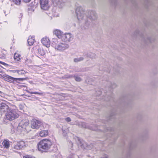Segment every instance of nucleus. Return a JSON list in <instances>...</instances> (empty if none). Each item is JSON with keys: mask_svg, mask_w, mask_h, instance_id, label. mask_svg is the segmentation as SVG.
<instances>
[{"mask_svg": "<svg viewBox=\"0 0 158 158\" xmlns=\"http://www.w3.org/2000/svg\"><path fill=\"white\" fill-rule=\"evenodd\" d=\"M9 110V106L4 102H0V112L4 113L7 112Z\"/></svg>", "mask_w": 158, "mask_h": 158, "instance_id": "10", "label": "nucleus"}, {"mask_svg": "<svg viewBox=\"0 0 158 158\" xmlns=\"http://www.w3.org/2000/svg\"><path fill=\"white\" fill-rule=\"evenodd\" d=\"M72 35L70 33H66L63 34L61 38L62 40L66 42H69L71 41L73 39Z\"/></svg>", "mask_w": 158, "mask_h": 158, "instance_id": "7", "label": "nucleus"}, {"mask_svg": "<svg viewBox=\"0 0 158 158\" xmlns=\"http://www.w3.org/2000/svg\"><path fill=\"white\" fill-rule=\"evenodd\" d=\"M0 93H1V91H0Z\"/></svg>", "mask_w": 158, "mask_h": 158, "instance_id": "45", "label": "nucleus"}, {"mask_svg": "<svg viewBox=\"0 0 158 158\" xmlns=\"http://www.w3.org/2000/svg\"><path fill=\"white\" fill-rule=\"evenodd\" d=\"M15 72H17L19 75H23L26 73L25 71L23 70H15Z\"/></svg>", "mask_w": 158, "mask_h": 158, "instance_id": "21", "label": "nucleus"}, {"mask_svg": "<svg viewBox=\"0 0 158 158\" xmlns=\"http://www.w3.org/2000/svg\"><path fill=\"white\" fill-rule=\"evenodd\" d=\"M49 0H40L41 8L44 10H47L49 7Z\"/></svg>", "mask_w": 158, "mask_h": 158, "instance_id": "8", "label": "nucleus"}, {"mask_svg": "<svg viewBox=\"0 0 158 158\" xmlns=\"http://www.w3.org/2000/svg\"><path fill=\"white\" fill-rule=\"evenodd\" d=\"M145 41L147 43H151L152 42L151 38L150 37L148 38H147L146 40H145Z\"/></svg>", "mask_w": 158, "mask_h": 158, "instance_id": "31", "label": "nucleus"}, {"mask_svg": "<svg viewBox=\"0 0 158 158\" xmlns=\"http://www.w3.org/2000/svg\"><path fill=\"white\" fill-rule=\"evenodd\" d=\"M31 127L32 128L38 129L40 127L44 128L43 123L40 121L33 120L31 122Z\"/></svg>", "mask_w": 158, "mask_h": 158, "instance_id": "5", "label": "nucleus"}, {"mask_svg": "<svg viewBox=\"0 0 158 158\" xmlns=\"http://www.w3.org/2000/svg\"><path fill=\"white\" fill-rule=\"evenodd\" d=\"M90 25V22L88 20H86L85 22L84 27L85 28L88 27Z\"/></svg>", "mask_w": 158, "mask_h": 158, "instance_id": "29", "label": "nucleus"}, {"mask_svg": "<svg viewBox=\"0 0 158 158\" xmlns=\"http://www.w3.org/2000/svg\"><path fill=\"white\" fill-rule=\"evenodd\" d=\"M48 132L47 130H43L41 131L39 133V135L41 137H44L48 135Z\"/></svg>", "mask_w": 158, "mask_h": 158, "instance_id": "14", "label": "nucleus"}, {"mask_svg": "<svg viewBox=\"0 0 158 158\" xmlns=\"http://www.w3.org/2000/svg\"><path fill=\"white\" fill-rule=\"evenodd\" d=\"M98 92H99V93L100 94H101V92H100V91H99Z\"/></svg>", "mask_w": 158, "mask_h": 158, "instance_id": "43", "label": "nucleus"}, {"mask_svg": "<svg viewBox=\"0 0 158 158\" xmlns=\"http://www.w3.org/2000/svg\"><path fill=\"white\" fill-rule=\"evenodd\" d=\"M138 35V32L137 31H135L133 34V36L134 38L137 37Z\"/></svg>", "mask_w": 158, "mask_h": 158, "instance_id": "32", "label": "nucleus"}, {"mask_svg": "<svg viewBox=\"0 0 158 158\" xmlns=\"http://www.w3.org/2000/svg\"><path fill=\"white\" fill-rule=\"evenodd\" d=\"M84 59L83 57H81L79 58H75L74 59V61L75 62H78L82 61Z\"/></svg>", "mask_w": 158, "mask_h": 158, "instance_id": "20", "label": "nucleus"}, {"mask_svg": "<svg viewBox=\"0 0 158 158\" xmlns=\"http://www.w3.org/2000/svg\"><path fill=\"white\" fill-rule=\"evenodd\" d=\"M85 56L91 58L93 59L95 58L96 55L94 53H89L86 54Z\"/></svg>", "mask_w": 158, "mask_h": 158, "instance_id": "17", "label": "nucleus"}, {"mask_svg": "<svg viewBox=\"0 0 158 158\" xmlns=\"http://www.w3.org/2000/svg\"><path fill=\"white\" fill-rule=\"evenodd\" d=\"M14 148L16 150H19L21 149L22 148L20 147V145L17 143L14 146Z\"/></svg>", "mask_w": 158, "mask_h": 158, "instance_id": "26", "label": "nucleus"}, {"mask_svg": "<svg viewBox=\"0 0 158 158\" xmlns=\"http://www.w3.org/2000/svg\"><path fill=\"white\" fill-rule=\"evenodd\" d=\"M10 77V76H7L5 77V79L7 81H9V77Z\"/></svg>", "mask_w": 158, "mask_h": 158, "instance_id": "37", "label": "nucleus"}, {"mask_svg": "<svg viewBox=\"0 0 158 158\" xmlns=\"http://www.w3.org/2000/svg\"><path fill=\"white\" fill-rule=\"evenodd\" d=\"M19 79L20 78H15L10 76V77H9V82H13L15 81L19 80Z\"/></svg>", "mask_w": 158, "mask_h": 158, "instance_id": "23", "label": "nucleus"}, {"mask_svg": "<svg viewBox=\"0 0 158 158\" xmlns=\"http://www.w3.org/2000/svg\"><path fill=\"white\" fill-rule=\"evenodd\" d=\"M72 77V76H69L68 77Z\"/></svg>", "mask_w": 158, "mask_h": 158, "instance_id": "42", "label": "nucleus"}, {"mask_svg": "<svg viewBox=\"0 0 158 158\" xmlns=\"http://www.w3.org/2000/svg\"><path fill=\"white\" fill-rule=\"evenodd\" d=\"M53 33L55 34L59 38L61 39L63 34V32L61 31L58 29H56L54 30Z\"/></svg>", "mask_w": 158, "mask_h": 158, "instance_id": "12", "label": "nucleus"}, {"mask_svg": "<svg viewBox=\"0 0 158 158\" xmlns=\"http://www.w3.org/2000/svg\"><path fill=\"white\" fill-rule=\"evenodd\" d=\"M79 125L81 126V127L85 128H89L91 130H95V129H93L92 127H89V126L88 125V124L84 122L82 123L81 122L79 123Z\"/></svg>", "mask_w": 158, "mask_h": 158, "instance_id": "15", "label": "nucleus"}, {"mask_svg": "<svg viewBox=\"0 0 158 158\" xmlns=\"http://www.w3.org/2000/svg\"><path fill=\"white\" fill-rule=\"evenodd\" d=\"M21 55L18 53H15L14 55V59L15 60L19 61L20 60Z\"/></svg>", "mask_w": 158, "mask_h": 158, "instance_id": "19", "label": "nucleus"}, {"mask_svg": "<svg viewBox=\"0 0 158 158\" xmlns=\"http://www.w3.org/2000/svg\"><path fill=\"white\" fill-rule=\"evenodd\" d=\"M71 154H70V155L68 156V158H74L73 154L72 153H71Z\"/></svg>", "mask_w": 158, "mask_h": 158, "instance_id": "36", "label": "nucleus"}, {"mask_svg": "<svg viewBox=\"0 0 158 158\" xmlns=\"http://www.w3.org/2000/svg\"><path fill=\"white\" fill-rule=\"evenodd\" d=\"M69 147L71 148V149L72 150L73 149L72 148L73 147V144L71 141L69 142Z\"/></svg>", "mask_w": 158, "mask_h": 158, "instance_id": "35", "label": "nucleus"}, {"mask_svg": "<svg viewBox=\"0 0 158 158\" xmlns=\"http://www.w3.org/2000/svg\"><path fill=\"white\" fill-rule=\"evenodd\" d=\"M62 131L63 133V135L64 136H65L67 134V132H66V131H65V130H63Z\"/></svg>", "mask_w": 158, "mask_h": 158, "instance_id": "38", "label": "nucleus"}, {"mask_svg": "<svg viewBox=\"0 0 158 158\" xmlns=\"http://www.w3.org/2000/svg\"><path fill=\"white\" fill-rule=\"evenodd\" d=\"M35 42V40L34 36L29 37L28 39L27 42L28 45L30 46L32 45Z\"/></svg>", "mask_w": 158, "mask_h": 158, "instance_id": "16", "label": "nucleus"}, {"mask_svg": "<svg viewBox=\"0 0 158 158\" xmlns=\"http://www.w3.org/2000/svg\"><path fill=\"white\" fill-rule=\"evenodd\" d=\"M74 77L75 79L77 81H80L81 80V78L79 76H74Z\"/></svg>", "mask_w": 158, "mask_h": 158, "instance_id": "30", "label": "nucleus"}, {"mask_svg": "<svg viewBox=\"0 0 158 158\" xmlns=\"http://www.w3.org/2000/svg\"><path fill=\"white\" fill-rule=\"evenodd\" d=\"M102 158H108V156L106 155H104Z\"/></svg>", "mask_w": 158, "mask_h": 158, "instance_id": "41", "label": "nucleus"}, {"mask_svg": "<svg viewBox=\"0 0 158 158\" xmlns=\"http://www.w3.org/2000/svg\"><path fill=\"white\" fill-rule=\"evenodd\" d=\"M52 46L55 49L63 51L69 48V45L65 43L59 42L56 39H54L52 43Z\"/></svg>", "mask_w": 158, "mask_h": 158, "instance_id": "3", "label": "nucleus"}, {"mask_svg": "<svg viewBox=\"0 0 158 158\" xmlns=\"http://www.w3.org/2000/svg\"><path fill=\"white\" fill-rule=\"evenodd\" d=\"M65 120L67 122H69L71 121V118L69 117H67L65 118Z\"/></svg>", "mask_w": 158, "mask_h": 158, "instance_id": "34", "label": "nucleus"}, {"mask_svg": "<svg viewBox=\"0 0 158 158\" xmlns=\"http://www.w3.org/2000/svg\"><path fill=\"white\" fill-rule=\"evenodd\" d=\"M23 158H34V157L29 155H26L24 156Z\"/></svg>", "mask_w": 158, "mask_h": 158, "instance_id": "33", "label": "nucleus"}, {"mask_svg": "<svg viewBox=\"0 0 158 158\" xmlns=\"http://www.w3.org/2000/svg\"><path fill=\"white\" fill-rule=\"evenodd\" d=\"M42 43L47 48L50 45V42L49 39L47 37H44L41 40Z\"/></svg>", "mask_w": 158, "mask_h": 158, "instance_id": "11", "label": "nucleus"}, {"mask_svg": "<svg viewBox=\"0 0 158 158\" xmlns=\"http://www.w3.org/2000/svg\"><path fill=\"white\" fill-rule=\"evenodd\" d=\"M11 1L16 5H19L21 4V0H11Z\"/></svg>", "mask_w": 158, "mask_h": 158, "instance_id": "24", "label": "nucleus"}, {"mask_svg": "<svg viewBox=\"0 0 158 158\" xmlns=\"http://www.w3.org/2000/svg\"><path fill=\"white\" fill-rule=\"evenodd\" d=\"M51 145L50 140L47 139L42 140L38 144V150L42 152H46L50 148Z\"/></svg>", "mask_w": 158, "mask_h": 158, "instance_id": "1", "label": "nucleus"}, {"mask_svg": "<svg viewBox=\"0 0 158 158\" xmlns=\"http://www.w3.org/2000/svg\"><path fill=\"white\" fill-rule=\"evenodd\" d=\"M90 15L89 16V18L90 19L94 20L96 19L97 18V15L96 12L94 11H91L90 12Z\"/></svg>", "mask_w": 158, "mask_h": 158, "instance_id": "13", "label": "nucleus"}, {"mask_svg": "<svg viewBox=\"0 0 158 158\" xmlns=\"http://www.w3.org/2000/svg\"><path fill=\"white\" fill-rule=\"evenodd\" d=\"M39 53L41 56H44L45 54V51L43 49L39 48L38 50Z\"/></svg>", "mask_w": 158, "mask_h": 158, "instance_id": "22", "label": "nucleus"}, {"mask_svg": "<svg viewBox=\"0 0 158 158\" xmlns=\"http://www.w3.org/2000/svg\"><path fill=\"white\" fill-rule=\"evenodd\" d=\"M0 96L1 97H4V93H2V92L1 91V93H0Z\"/></svg>", "mask_w": 158, "mask_h": 158, "instance_id": "39", "label": "nucleus"}, {"mask_svg": "<svg viewBox=\"0 0 158 158\" xmlns=\"http://www.w3.org/2000/svg\"><path fill=\"white\" fill-rule=\"evenodd\" d=\"M31 0H23V1L26 2V3H27V2H30Z\"/></svg>", "mask_w": 158, "mask_h": 158, "instance_id": "40", "label": "nucleus"}, {"mask_svg": "<svg viewBox=\"0 0 158 158\" xmlns=\"http://www.w3.org/2000/svg\"><path fill=\"white\" fill-rule=\"evenodd\" d=\"M27 92L28 93H30L31 94H38L40 95H42L43 94V93H39L37 92H30L28 91H27Z\"/></svg>", "mask_w": 158, "mask_h": 158, "instance_id": "25", "label": "nucleus"}, {"mask_svg": "<svg viewBox=\"0 0 158 158\" xmlns=\"http://www.w3.org/2000/svg\"><path fill=\"white\" fill-rule=\"evenodd\" d=\"M81 9V7H77L76 11L77 18L79 20L82 19L84 17V12Z\"/></svg>", "mask_w": 158, "mask_h": 158, "instance_id": "9", "label": "nucleus"}, {"mask_svg": "<svg viewBox=\"0 0 158 158\" xmlns=\"http://www.w3.org/2000/svg\"><path fill=\"white\" fill-rule=\"evenodd\" d=\"M14 148L16 150H19L21 149L22 148L20 147V145L17 143L14 146Z\"/></svg>", "mask_w": 158, "mask_h": 158, "instance_id": "27", "label": "nucleus"}, {"mask_svg": "<svg viewBox=\"0 0 158 158\" xmlns=\"http://www.w3.org/2000/svg\"><path fill=\"white\" fill-rule=\"evenodd\" d=\"M6 118L7 120H13L18 117V114L13 110H9L6 114Z\"/></svg>", "mask_w": 158, "mask_h": 158, "instance_id": "4", "label": "nucleus"}, {"mask_svg": "<svg viewBox=\"0 0 158 158\" xmlns=\"http://www.w3.org/2000/svg\"><path fill=\"white\" fill-rule=\"evenodd\" d=\"M30 128L29 121L27 120H23L21 121L17 127V130L19 133H20L23 131H26L28 132L29 131H31Z\"/></svg>", "mask_w": 158, "mask_h": 158, "instance_id": "2", "label": "nucleus"}, {"mask_svg": "<svg viewBox=\"0 0 158 158\" xmlns=\"http://www.w3.org/2000/svg\"><path fill=\"white\" fill-rule=\"evenodd\" d=\"M33 3H34V5H35V4H36L35 2H33V3H32V4Z\"/></svg>", "mask_w": 158, "mask_h": 158, "instance_id": "44", "label": "nucleus"}, {"mask_svg": "<svg viewBox=\"0 0 158 158\" xmlns=\"http://www.w3.org/2000/svg\"><path fill=\"white\" fill-rule=\"evenodd\" d=\"M2 144L6 148H8L10 147V143L8 140H4L2 143Z\"/></svg>", "mask_w": 158, "mask_h": 158, "instance_id": "18", "label": "nucleus"}, {"mask_svg": "<svg viewBox=\"0 0 158 158\" xmlns=\"http://www.w3.org/2000/svg\"><path fill=\"white\" fill-rule=\"evenodd\" d=\"M77 139L78 140L77 144L79 147H81V148L85 149L87 150H90L92 149L93 147V145L92 144H90L88 145L86 143L81 141L80 139H79V138Z\"/></svg>", "mask_w": 158, "mask_h": 158, "instance_id": "6", "label": "nucleus"}, {"mask_svg": "<svg viewBox=\"0 0 158 158\" xmlns=\"http://www.w3.org/2000/svg\"><path fill=\"white\" fill-rule=\"evenodd\" d=\"M22 148L25 145V143L23 141H20L17 142Z\"/></svg>", "mask_w": 158, "mask_h": 158, "instance_id": "28", "label": "nucleus"}]
</instances>
